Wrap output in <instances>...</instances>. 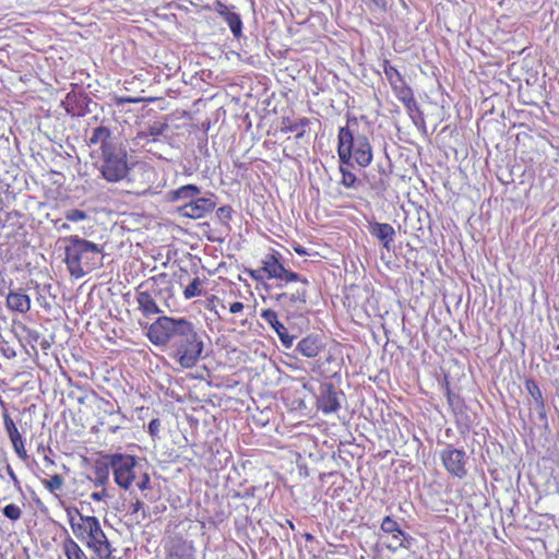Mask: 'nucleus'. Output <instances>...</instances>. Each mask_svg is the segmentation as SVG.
Returning <instances> with one entry per match:
<instances>
[{
  "label": "nucleus",
  "instance_id": "1",
  "mask_svg": "<svg viewBox=\"0 0 559 559\" xmlns=\"http://www.w3.org/2000/svg\"><path fill=\"white\" fill-rule=\"evenodd\" d=\"M146 335L156 346H164L177 337L169 356L185 369L194 367L203 352L201 336L193 323L185 318L162 316L148 326Z\"/></svg>",
  "mask_w": 559,
  "mask_h": 559
},
{
  "label": "nucleus",
  "instance_id": "2",
  "mask_svg": "<svg viewBox=\"0 0 559 559\" xmlns=\"http://www.w3.org/2000/svg\"><path fill=\"white\" fill-rule=\"evenodd\" d=\"M72 537L98 559H114L116 548L104 531L99 519L83 514L75 506L62 503Z\"/></svg>",
  "mask_w": 559,
  "mask_h": 559
},
{
  "label": "nucleus",
  "instance_id": "3",
  "mask_svg": "<svg viewBox=\"0 0 559 559\" xmlns=\"http://www.w3.org/2000/svg\"><path fill=\"white\" fill-rule=\"evenodd\" d=\"M338 163L346 166L368 167L373 159L372 146L366 134L358 132L356 118L347 119L345 126L337 131Z\"/></svg>",
  "mask_w": 559,
  "mask_h": 559
},
{
  "label": "nucleus",
  "instance_id": "4",
  "mask_svg": "<svg viewBox=\"0 0 559 559\" xmlns=\"http://www.w3.org/2000/svg\"><path fill=\"white\" fill-rule=\"evenodd\" d=\"M135 298L138 309L144 317L163 312L157 301L169 309L174 301V283L171 276L166 272H162L144 280L135 288Z\"/></svg>",
  "mask_w": 559,
  "mask_h": 559
},
{
  "label": "nucleus",
  "instance_id": "5",
  "mask_svg": "<svg viewBox=\"0 0 559 559\" xmlns=\"http://www.w3.org/2000/svg\"><path fill=\"white\" fill-rule=\"evenodd\" d=\"M90 145H99L103 157L100 173L109 182H117L123 179L129 167L126 153L118 150L111 142V132L107 127H96L88 140Z\"/></svg>",
  "mask_w": 559,
  "mask_h": 559
},
{
  "label": "nucleus",
  "instance_id": "6",
  "mask_svg": "<svg viewBox=\"0 0 559 559\" xmlns=\"http://www.w3.org/2000/svg\"><path fill=\"white\" fill-rule=\"evenodd\" d=\"M64 262L71 276L81 278L96 270L100 264V248L79 236L66 238Z\"/></svg>",
  "mask_w": 559,
  "mask_h": 559
},
{
  "label": "nucleus",
  "instance_id": "7",
  "mask_svg": "<svg viewBox=\"0 0 559 559\" xmlns=\"http://www.w3.org/2000/svg\"><path fill=\"white\" fill-rule=\"evenodd\" d=\"M262 266L259 270L250 272V275L254 280L267 278L276 280L277 288H285L289 284V281H300V274L288 270L281 262V254L277 251L265 254L261 261Z\"/></svg>",
  "mask_w": 559,
  "mask_h": 559
},
{
  "label": "nucleus",
  "instance_id": "8",
  "mask_svg": "<svg viewBox=\"0 0 559 559\" xmlns=\"http://www.w3.org/2000/svg\"><path fill=\"white\" fill-rule=\"evenodd\" d=\"M112 471L115 483L127 490L135 478V457L129 454L115 453L106 456Z\"/></svg>",
  "mask_w": 559,
  "mask_h": 559
},
{
  "label": "nucleus",
  "instance_id": "9",
  "mask_svg": "<svg viewBox=\"0 0 559 559\" xmlns=\"http://www.w3.org/2000/svg\"><path fill=\"white\" fill-rule=\"evenodd\" d=\"M124 178H127V191L140 197L152 192L156 173L153 167L140 165L130 168Z\"/></svg>",
  "mask_w": 559,
  "mask_h": 559
},
{
  "label": "nucleus",
  "instance_id": "10",
  "mask_svg": "<svg viewBox=\"0 0 559 559\" xmlns=\"http://www.w3.org/2000/svg\"><path fill=\"white\" fill-rule=\"evenodd\" d=\"M440 461L450 476L460 479L467 476L468 457L464 449H457L449 443L440 451Z\"/></svg>",
  "mask_w": 559,
  "mask_h": 559
},
{
  "label": "nucleus",
  "instance_id": "11",
  "mask_svg": "<svg viewBox=\"0 0 559 559\" xmlns=\"http://www.w3.org/2000/svg\"><path fill=\"white\" fill-rule=\"evenodd\" d=\"M290 283L298 284L295 290H284L275 296V300L283 307L299 308L307 302L309 281L300 275V281H289Z\"/></svg>",
  "mask_w": 559,
  "mask_h": 559
},
{
  "label": "nucleus",
  "instance_id": "12",
  "mask_svg": "<svg viewBox=\"0 0 559 559\" xmlns=\"http://www.w3.org/2000/svg\"><path fill=\"white\" fill-rule=\"evenodd\" d=\"M215 209V202L209 198H194L192 201L178 207V213L182 217L199 219L205 217Z\"/></svg>",
  "mask_w": 559,
  "mask_h": 559
},
{
  "label": "nucleus",
  "instance_id": "13",
  "mask_svg": "<svg viewBox=\"0 0 559 559\" xmlns=\"http://www.w3.org/2000/svg\"><path fill=\"white\" fill-rule=\"evenodd\" d=\"M317 407L323 414L336 413L341 408L338 393L331 382H324L320 385V393L317 397Z\"/></svg>",
  "mask_w": 559,
  "mask_h": 559
},
{
  "label": "nucleus",
  "instance_id": "14",
  "mask_svg": "<svg viewBox=\"0 0 559 559\" xmlns=\"http://www.w3.org/2000/svg\"><path fill=\"white\" fill-rule=\"evenodd\" d=\"M2 420H3L4 430L12 443V448H13L15 454L22 461H24V462L27 461L28 454L25 449V443L22 438V435L20 433L19 428H17L16 424L14 423L13 418L10 416V414L7 411H4L2 413Z\"/></svg>",
  "mask_w": 559,
  "mask_h": 559
},
{
  "label": "nucleus",
  "instance_id": "15",
  "mask_svg": "<svg viewBox=\"0 0 559 559\" xmlns=\"http://www.w3.org/2000/svg\"><path fill=\"white\" fill-rule=\"evenodd\" d=\"M166 559H195V547L191 540L175 536L168 543Z\"/></svg>",
  "mask_w": 559,
  "mask_h": 559
},
{
  "label": "nucleus",
  "instance_id": "16",
  "mask_svg": "<svg viewBox=\"0 0 559 559\" xmlns=\"http://www.w3.org/2000/svg\"><path fill=\"white\" fill-rule=\"evenodd\" d=\"M382 69L396 98L412 90L397 68L391 64L390 60L384 59L382 61Z\"/></svg>",
  "mask_w": 559,
  "mask_h": 559
},
{
  "label": "nucleus",
  "instance_id": "17",
  "mask_svg": "<svg viewBox=\"0 0 559 559\" xmlns=\"http://www.w3.org/2000/svg\"><path fill=\"white\" fill-rule=\"evenodd\" d=\"M260 316L274 330L282 344L289 348L293 345L294 337L289 335L286 326L280 321L277 312L273 309H263Z\"/></svg>",
  "mask_w": 559,
  "mask_h": 559
},
{
  "label": "nucleus",
  "instance_id": "18",
  "mask_svg": "<svg viewBox=\"0 0 559 559\" xmlns=\"http://www.w3.org/2000/svg\"><path fill=\"white\" fill-rule=\"evenodd\" d=\"M5 305L12 312L26 313L31 309V297L22 289L10 290L5 298Z\"/></svg>",
  "mask_w": 559,
  "mask_h": 559
},
{
  "label": "nucleus",
  "instance_id": "19",
  "mask_svg": "<svg viewBox=\"0 0 559 559\" xmlns=\"http://www.w3.org/2000/svg\"><path fill=\"white\" fill-rule=\"evenodd\" d=\"M324 348L321 338L317 335H307L297 344V352L308 358L317 357Z\"/></svg>",
  "mask_w": 559,
  "mask_h": 559
},
{
  "label": "nucleus",
  "instance_id": "20",
  "mask_svg": "<svg viewBox=\"0 0 559 559\" xmlns=\"http://www.w3.org/2000/svg\"><path fill=\"white\" fill-rule=\"evenodd\" d=\"M370 234L376 237L385 248L390 250L394 240L395 230L388 223H373L369 226Z\"/></svg>",
  "mask_w": 559,
  "mask_h": 559
},
{
  "label": "nucleus",
  "instance_id": "21",
  "mask_svg": "<svg viewBox=\"0 0 559 559\" xmlns=\"http://www.w3.org/2000/svg\"><path fill=\"white\" fill-rule=\"evenodd\" d=\"M310 119L301 117L297 120H293L290 117H282L281 119V131L283 133L296 132V139L300 140L306 134V128L309 127Z\"/></svg>",
  "mask_w": 559,
  "mask_h": 559
},
{
  "label": "nucleus",
  "instance_id": "22",
  "mask_svg": "<svg viewBox=\"0 0 559 559\" xmlns=\"http://www.w3.org/2000/svg\"><path fill=\"white\" fill-rule=\"evenodd\" d=\"M381 530L384 533L392 534V538L395 543L394 548L404 547L405 533L394 519L389 515L385 516L381 523Z\"/></svg>",
  "mask_w": 559,
  "mask_h": 559
},
{
  "label": "nucleus",
  "instance_id": "23",
  "mask_svg": "<svg viewBox=\"0 0 559 559\" xmlns=\"http://www.w3.org/2000/svg\"><path fill=\"white\" fill-rule=\"evenodd\" d=\"M397 99L404 105V107L407 110V114L409 115L414 122H416L417 119L423 120V112L420 111V108L415 99L413 90L405 93L404 95H401L400 97H397Z\"/></svg>",
  "mask_w": 559,
  "mask_h": 559
},
{
  "label": "nucleus",
  "instance_id": "24",
  "mask_svg": "<svg viewBox=\"0 0 559 559\" xmlns=\"http://www.w3.org/2000/svg\"><path fill=\"white\" fill-rule=\"evenodd\" d=\"M201 193V189L195 185H185L169 192L170 201L189 200L192 201Z\"/></svg>",
  "mask_w": 559,
  "mask_h": 559
},
{
  "label": "nucleus",
  "instance_id": "25",
  "mask_svg": "<svg viewBox=\"0 0 559 559\" xmlns=\"http://www.w3.org/2000/svg\"><path fill=\"white\" fill-rule=\"evenodd\" d=\"M350 166H346V164L340 163V173L342 175L340 185L344 186L347 189H356L359 185V179L357 176L349 170Z\"/></svg>",
  "mask_w": 559,
  "mask_h": 559
},
{
  "label": "nucleus",
  "instance_id": "26",
  "mask_svg": "<svg viewBox=\"0 0 559 559\" xmlns=\"http://www.w3.org/2000/svg\"><path fill=\"white\" fill-rule=\"evenodd\" d=\"M40 483L50 493L59 497L64 486V478L60 474H55L50 478H43Z\"/></svg>",
  "mask_w": 559,
  "mask_h": 559
},
{
  "label": "nucleus",
  "instance_id": "27",
  "mask_svg": "<svg viewBox=\"0 0 559 559\" xmlns=\"http://www.w3.org/2000/svg\"><path fill=\"white\" fill-rule=\"evenodd\" d=\"M128 513L138 523H140L141 521H144L150 515L147 509L145 508L144 502L139 499H136L135 501H133L129 504Z\"/></svg>",
  "mask_w": 559,
  "mask_h": 559
},
{
  "label": "nucleus",
  "instance_id": "28",
  "mask_svg": "<svg viewBox=\"0 0 559 559\" xmlns=\"http://www.w3.org/2000/svg\"><path fill=\"white\" fill-rule=\"evenodd\" d=\"M205 281L201 280L199 276H195L189 285L183 289V297L186 299H192L194 297H199L203 295V286Z\"/></svg>",
  "mask_w": 559,
  "mask_h": 559
},
{
  "label": "nucleus",
  "instance_id": "29",
  "mask_svg": "<svg viewBox=\"0 0 559 559\" xmlns=\"http://www.w3.org/2000/svg\"><path fill=\"white\" fill-rule=\"evenodd\" d=\"M524 385H525L527 393L536 402L537 406L540 408H544L545 401H544L543 393H542L537 382L530 378V379L525 380Z\"/></svg>",
  "mask_w": 559,
  "mask_h": 559
},
{
  "label": "nucleus",
  "instance_id": "30",
  "mask_svg": "<svg viewBox=\"0 0 559 559\" xmlns=\"http://www.w3.org/2000/svg\"><path fill=\"white\" fill-rule=\"evenodd\" d=\"M109 466L108 460H106L105 466H96L94 471V485L97 487L106 488L109 483Z\"/></svg>",
  "mask_w": 559,
  "mask_h": 559
},
{
  "label": "nucleus",
  "instance_id": "31",
  "mask_svg": "<svg viewBox=\"0 0 559 559\" xmlns=\"http://www.w3.org/2000/svg\"><path fill=\"white\" fill-rule=\"evenodd\" d=\"M166 128L167 124L165 123H154L150 126L145 131L139 132L138 138L146 141H150V138H152V140L155 141L157 136L164 133Z\"/></svg>",
  "mask_w": 559,
  "mask_h": 559
},
{
  "label": "nucleus",
  "instance_id": "32",
  "mask_svg": "<svg viewBox=\"0 0 559 559\" xmlns=\"http://www.w3.org/2000/svg\"><path fill=\"white\" fill-rule=\"evenodd\" d=\"M2 514L12 523H15L22 519L23 510L16 503H9L2 508Z\"/></svg>",
  "mask_w": 559,
  "mask_h": 559
},
{
  "label": "nucleus",
  "instance_id": "33",
  "mask_svg": "<svg viewBox=\"0 0 559 559\" xmlns=\"http://www.w3.org/2000/svg\"><path fill=\"white\" fill-rule=\"evenodd\" d=\"M225 22L228 24L230 32L235 37H239L242 32V22L240 15L236 12H231L226 19Z\"/></svg>",
  "mask_w": 559,
  "mask_h": 559
},
{
  "label": "nucleus",
  "instance_id": "34",
  "mask_svg": "<svg viewBox=\"0 0 559 559\" xmlns=\"http://www.w3.org/2000/svg\"><path fill=\"white\" fill-rule=\"evenodd\" d=\"M218 308H226V306L224 305L223 300L219 297H217L216 295H211L210 297L206 298L205 309H207L210 312H213L216 316H219Z\"/></svg>",
  "mask_w": 559,
  "mask_h": 559
},
{
  "label": "nucleus",
  "instance_id": "35",
  "mask_svg": "<svg viewBox=\"0 0 559 559\" xmlns=\"http://www.w3.org/2000/svg\"><path fill=\"white\" fill-rule=\"evenodd\" d=\"M87 217V213L79 209H71L64 213L66 221L71 223L82 222L85 221Z\"/></svg>",
  "mask_w": 559,
  "mask_h": 559
},
{
  "label": "nucleus",
  "instance_id": "36",
  "mask_svg": "<svg viewBox=\"0 0 559 559\" xmlns=\"http://www.w3.org/2000/svg\"><path fill=\"white\" fill-rule=\"evenodd\" d=\"M37 452L43 455V460L46 466L55 465V461L51 459L52 450L50 447H46L43 443L38 444Z\"/></svg>",
  "mask_w": 559,
  "mask_h": 559
},
{
  "label": "nucleus",
  "instance_id": "37",
  "mask_svg": "<svg viewBox=\"0 0 559 559\" xmlns=\"http://www.w3.org/2000/svg\"><path fill=\"white\" fill-rule=\"evenodd\" d=\"M216 215L222 222L228 224L233 217V209L229 205L221 206L217 209Z\"/></svg>",
  "mask_w": 559,
  "mask_h": 559
},
{
  "label": "nucleus",
  "instance_id": "38",
  "mask_svg": "<svg viewBox=\"0 0 559 559\" xmlns=\"http://www.w3.org/2000/svg\"><path fill=\"white\" fill-rule=\"evenodd\" d=\"M93 395H94L95 400L97 401L98 406H100V405L104 406L105 413H107L109 415H112L115 413L114 405L109 401L105 400L104 397L98 396L95 392H93Z\"/></svg>",
  "mask_w": 559,
  "mask_h": 559
},
{
  "label": "nucleus",
  "instance_id": "39",
  "mask_svg": "<svg viewBox=\"0 0 559 559\" xmlns=\"http://www.w3.org/2000/svg\"><path fill=\"white\" fill-rule=\"evenodd\" d=\"M214 9L223 19H226V16H228L233 12L229 9V7H227L225 3H223L219 0L215 1Z\"/></svg>",
  "mask_w": 559,
  "mask_h": 559
},
{
  "label": "nucleus",
  "instance_id": "40",
  "mask_svg": "<svg viewBox=\"0 0 559 559\" xmlns=\"http://www.w3.org/2000/svg\"><path fill=\"white\" fill-rule=\"evenodd\" d=\"M214 9L223 19H226V16H228L233 12L229 9V7H227L225 3H223L219 0L215 1Z\"/></svg>",
  "mask_w": 559,
  "mask_h": 559
},
{
  "label": "nucleus",
  "instance_id": "41",
  "mask_svg": "<svg viewBox=\"0 0 559 559\" xmlns=\"http://www.w3.org/2000/svg\"><path fill=\"white\" fill-rule=\"evenodd\" d=\"M160 430V420L158 418H154L148 423V433L152 437H157Z\"/></svg>",
  "mask_w": 559,
  "mask_h": 559
},
{
  "label": "nucleus",
  "instance_id": "42",
  "mask_svg": "<svg viewBox=\"0 0 559 559\" xmlns=\"http://www.w3.org/2000/svg\"><path fill=\"white\" fill-rule=\"evenodd\" d=\"M108 491L107 488H102L100 491H94L91 493V499L95 502L105 501L108 498Z\"/></svg>",
  "mask_w": 559,
  "mask_h": 559
},
{
  "label": "nucleus",
  "instance_id": "43",
  "mask_svg": "<svg viewBox=\"0 0 559 559\" xmlns=\"http://www.w3.org/2000/svg\"><path fill=\"white\" fill-rule=\"evenodd\" d=\"M245 309V305L241 301H234L229 304L228 310L231 314L241 313Z\"/></svg>",
  "mask_w": 559,
  "mask_h": 559
},
{
  "label": "nucleus",
  "instance_id": "44",
  "mask_svg": "<svg viewBox=\"0 0 559 559\" xmlns=\"http://www.w3.org/2000/svg\"><path fill=\"white\" fill-rule=\"evenodd\" d=\"M150 485V476L147 474H143L140 481H138L136 486L140 490H145Z\"/></svg>",
  "mask_w": 559,
  "mask_h": 559
},
{
  "label": "nucleus",
  "instance_id": "45",
  "mask_svg": "<svg viewBox=\"0 0 559 559\" xmlns=\"http://www.w3.org/2000/svg\"><path fill=\"white\" fill-rule=\"evenodd\" d=\"M293 249L294 251L298 254V255H301V257H305V255H308V251L306 248H304L302 246L300 245H295L293 246Z\"/></svg>",
  "mask_w": 559,
  "mask_h": 559
},
{
  "label": "nucleus",
  "instance_id": "46",
  "mask_svg": "<svg viewBox=\"0 0 559 559\" xmlns=\"http://www.w3.org/2000/svg\"><path fill=\"white\" fill-rule=\"evenodd\" d=\"M140 100H141L140 98L123 97L118 100V104H123V103L132 104V103H139Z\"/></svg>",
  "mask_w": 559,
  "mask_h": 559
},
{
  "label": "nucleus",
  "instance_id": "47",
  "mask_svg": "<svg viewBox=\"0 0 559 559\" xmlns=\"http://www.w3.org/2000/svg\"><path fill=\"white\" fill-rule=\"evenodd\" d=\"M58 231H62V230H69L70 229V225L67 221H64L63 223H61V225H57V228H56Z\"/></svg>",
  "mask_w": 559,
  "mask_h": 559
},
{
  "label": "nucleus",
  "instance_id": "48",
  "mask_svg": "<svg viewBox=\"0 0 559 559\" xmlns=\"http://www.w3.org/2000/svg\"><path fill=\"white\" fill-rule=\"evenodd\" d=\"M120 429V425H111V426H108L107 430L110 432V433H116L118 432Z\"/></svg>",
  "mask_w": 559,
  "mask_h": 559
},
{
  "label": "nucleus",
  "instance_id": "49",
  "mask_svg": "<svg viewBox=\"0 0 559 559\" xmlns=\"http://www.w3.org/2000/svg\"><path fill=\"white\" fill-rule=\"evenodd\" d=\"M63 222H64V221H62V219H60V218L55 219V221H53V226H55V228H57V225H61V223H63Z\"/></svg>",
  "mask_w": 559,
  "mask_h": 559
},
{
  "label": "nucleus",
  "instance_id": "50",
  "mask_svg": "<svg viewBox=\"0 0 559 559\" xmlns=\"http://www.w3.org/2000/svg\"><path fill=\"white\" fill-rule=\"evenodd\" d=\"M377 5L384 4V0H371Z\"/></svg>",
  "mask_w": 559,
  "mask_h": 559
},
{
  "label": "nucleus",
  "instance_id": "51",
  "mask_svg": "<svg viewBox=\"0 0 559 559\" xmlns=\"http://www.w3.org/2000/svg\"><path fill=\"white\" fill-rule=\"evenodd\" d=\"M9 474L11 475V477H12L14 480H16V476H15L14 472H13L11 468H9Z\"/></svg>",
  "mask_w": 559,
  "mask_h": 559
},
{
  "label": "nucleus",
  "instance_id": "52",
  "mask_svg": "<svg viewBox=\"0 0 559 559\" xmlns=\"http://www.w3.org/2000/svg\"><path fill=\"white\" fill-rule=\"evenodd\" d=\"M305 537L308 540H312L313 539V536L311 534H309V533L305 534Z\"/></svg>",
  "mask_w": 559,
  "mask_h": 559
},
{
  "label": "nucleus",
  "instance_id": "53",
  "mask_svg": "<svg viewBox=\"0 0 559 559\" xmlns=\"http://www.w3.org/2000/svg\"><path fill=\"white\" fill-rule=\"evenodd\" d=\"M4 343V337L3 335L0 333V344Z\"/></svg>",
  "mask_w": 559,
  "mask_h": 559
}]
</instances>
